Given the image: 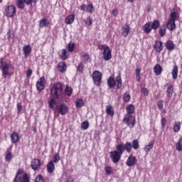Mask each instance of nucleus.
<instances>
[{
	"label": "nucleus",
	"mask_w": 182,
	"mask_h": 182,
	"mask_svg": "<svg viewBox=\"0 0 182 182\" xmlns=\"http://www.w3.org/2000/svg\"><path fill=\"white\" fill-rule=\"evenodd\" d=\"M176 149L178 151H181L182 150V137L179 139L177 144H176Z\"/></svg>",
	"instance_id": "79ce46f5"
},
{
	"label": "nucleus",
	"mask_w": 182,
	"mask_h": 182,
	"mask_svg": "<svg viewBox=\"0 0 182 182\" xmlns=\"http://www.w3.org/2000/svg\"><path fill=\"white\" fill-rule=\"evenodd\" d=\"M165 47L167 50L171 52V50H174L176 49V44H174V42L173 41L168 40L165 43Z\"/></svg>",
	"instance_id": "a211bd4d"
},
{
	"label": "nucleus",
	"mask_w": 182,
	"mask_h": 182,
	"mask_svg": "<svg viewBox=\"0 0 182 182\" xmlns=\"http://www.w3.org/2000/svg\"><path fill=\"white\" fill-rule=\"evenodd\" d=\"M106 112L108 116H111V117H113L114 116V110L113 109V107H112V105L107 106Z\"/></svg>",
	"instance_id": "c85d7f7f"
},
{
	"label": "nucleus",
	"mask_w": 182,
	"mask_h": 182,
	"mask_svg": "<svg viewBox=\"0 0 182 182\" xmlns=\"http://www.w3.org/2000/svg\"><path fill=\"white\" fill-rule=\"evenodd\" d=\"M124 149L127 151V153H130L132 151V143L127 141L124 145Z\"/></svg>",
	"instance_id": "4c0bfd02"
},
{
	"label": "nucleus",
	"mask_w": 182,
	"mask_h": 182,
	"mask_svg": "<svg viewBox=\"0 0 182 182\" xmlns=\"http://www.w3.org/2000/svg\"><path fill=\"white\" fill-rule=\"evenodd\" d=\"M0 69L1 70L3 77H6V76L12 75L14 68L11 63L4 61V58H0Z\"/></svg>",
	"instance_id": "f257e3e1"
},
{
	"label": "nucleus",
	"mask_w": 182,
	"mask_h": 182,
	"mask_svg": "<svg viewBox=\"0 0 182 182\" xmlns=\"http://www.w3.org/2000/svg\"><path fill=\"white\" fill-rule=\"evenodd\" d=\"M83 105H85V103L83 102V100L80 98H77L75 100V107H77V109H80V107H83Z\"/></svg>",
	"instance_id": "c9c22d12"
},
{
	"label": "nucleus",
	"mask_w": 182,
	"mask_h": 182,
	"mask_svg": "<svg viewBox=\"0 0 182 182\" xmlns=\"http://www.w3.org/2000/svg\"><path fill=\"white\" fill-rule=\"evenodd\" d=\"M85 25H87V26H90L93 23V22L92 21V17L88 16L85 19Z\"/></svg>",
	"instance_id": "09e8293b"
},
{
	"label": "nucleus",
	"mask_w": 182,
	"mask_h": 182,
	"mask_svg": "<svg viewBox=\"0 0 182 182\" xmlns=\"http://www.w3.org/2000/svg\"><path fill=\"white\" fill-rule=\"evenodd\" d=\"M7 39L8 41H11V39H14V35H12V32L11 30H9L7 32Z\"/></svg>",
	"instance_id": "603ef678"
},
{
	"label": "nucleus",
	"mask_w": 182,
	"mask_h": 182,
	"mask_svg": "<svg viewBox=\"0 0 182 182\" xmlns=\"http://www.w3.org/2000/svg\"><path fill=\"white\" fill-rule=\"evenodd\" d=\"M154 49L156 50V53H161L163 49H164V46H163V42L161 41H156L154 44L153 45Z\"/></svg>",
	"instance_id": "f8f14e48"
},
{
	"label": "nucleus",
	"mask_w": 182,
	"mask_h": 182,
	"mask_svg": "<svg viewBox=\"0 0 182 182\" xmlns=\"http://www.w3.org/2000/svg\"><path fill=\"white\" fill-rule=\"evenodd\" d=\"M117 151L121 154V156L124 152V145L123 144H119L116 146Z\"/></svg>",
	"instance_id": "473e14b6"
},
{
	"label": "nucleus",
	"mask_w": 182,
	"mask_h": 182,
	"mask_svg": "<svg viewBox=\"0 0 182 182\" xmlns=\"http://www.w3.org/2000/svg\"><path fill=\"white\" fill-rule=\"evenodd\" d=\"M153 28H151V22L149 21L146 23L143 26H142V31L146 35H149L151 32V30Z\"/></svg>",
	"instance_id": "f3484780"
},
{
	"label": "nucleus",
	"mask_w": 182,
	"mask_h": 182,
	"mask_svg": "<svg viewBox=\"0 0 182 182\" xmlns=\"http://www.w3.org/2000/svg\"><path fill=\"white\" fill-rule=\"evenodd\" d=\"M6 161H11L12 160V153L9 152L6 155Z\"/></svg>",
	"instance_id": "3c124183"
},
{
	"label": "nucleus",
	"mask_w": 182,
	"mask_h": 182,
	"mask_svg": "<svg viewBox=\"0 0 182 182\" xmlns=\"http://www.w3.org/2000/svg\"><path fill=\"white\" fill-rule=\"evenodd\" d=\"M180 129H181V122H176L173 124V132L174 133H178L180 132Z\"/></svg>",
	"instance_id": "7c9ffc66"
},
{
	"label": "nucleus",
	"mask_w": 182,
	"mask_h": 182,
	"mask_svg": "<svg viewBox=\"0 0 182 182\" xmlns=\"http://www.w3.org/2000/svg\"><path fill=\"white\" fill-rule=\"evenodd\" d=\"M117 14H119V10H117V9L112 10V15L113 16H117Z\"/></svg>",
	"instance_id": "052dcab7"
},
{
	"label": "nucleus",
	"mask_w": 182,
	"mask_h": 182,
	"mask_svg": "<svg viewBox=\"0 0 182 182\" xmlns=\"http://www.w3.org/2000/svg\"><path fill=\"white\" fill-rule=\"evenodd\" d=\"M67 95L68 96H72V92H68Z\"/></svg>",
	"instance_id": "774afa93"
},
{
	"label": "nucleus",
	"mask_w": 182,
	"mask_h": 182,
	"mask_svg": "<svg viewBox=\"0 0 182 182\" xmlns=\"http://www.w3.org/2000/svg\"><path fill=\"white\" fill-rule=\"evenodd\" d=\"M174 90V87L173 85H170L167 87V92H173Z\"/></svg>",
	"instance_id": "e2e57ef3"
},
{
	"label": "nucleus",
	"mask_w": 182,
	"mask_h": 182,
	"mask_svg": "<svg viewBox=\"0 0 182 182\" xmlns=\"http://www.w3.org/2000/svg\"><path fill=\"white\" fill-rule=\"evenodd\" d=\"M135 107L134 105L130 104L126 107L127 114H133L134 113Z\"/></svg>",
	"instance_id": "bb28decb"
},
{
	"label": "nucleus",
	"mask_w": 182,
	"mask_h": 182,
	"mask_svg": "<svg viewBox=\"0 0 182 182\" xmlns=\"http://www.w3.org/2000/svg\"><path fill=\"white\" fill-rule=\"evenodd\" d=\"M50 23L49 22V20H48V18H44L40 20L39 26L40 28H47V26H49Z\"/></svg>",
	"instance_id": "393cba45"
},
{
	"label": "nucleus",
	"mask_w": 182,
	"mask_h": 182,
	"mask_svg": "<svg viewBox=\"0 0 182 182\" xmlns=\"http://www.w3.org/2000/svg\"><path fill=\"white\" fill-rule=\"evenodd\" d=\"M136 161L137 159H136V156L133 155H129L126 161V165L128 166V167H132V166H134V164H136Z\"/></svg>",
	"instance_id": "4468645a"
},
{
	"label": "nucleus",
	"mask_w": 182,
	"mask_h": 182,
	"mask_svg": "<svg viewBox=\"0 0 182 182\" xmlns=\"http://www.w3.org/2000/svg\"><path fill=\"white\" fill-rule=\"evenodd\" d=\"M75 46V43L70 42L67 46V49H68V52H70V53L74 52Z\"/></svg>",
	"instance_id": "58836bf2"
},
{
	"label": "nucleus",
	"mask_w": 182,
	"mask_h": 182,
	"mask_svg": "<svg viewBox=\"0 0 182 182\" xmlns=\"http://www.w3.org/2000/svg\"><path fill=\"white\" fill-rule=\"evenodd\" d=\"M31 167L34 171H36L41 167V160L34 159L31 164Z\"/></svg>",
	"instance_id": "2eb2a0df"
},
{
	"label": "nucleus",
	"mask_w": 182,
	"mask_h": 182,
	"mask_svg": "<svg viewBox=\"0 0 182 182\" xmlns=\"http://www.w3.org/2000/svg\"><path fill=\"white\" fill-rule=\"evenodd\" d=\"M154 147V142H149L148 144L145 145L144 150L145 153H149Z\"/></svg>",
	"instance_id": "f704fd0d"
},
{
	"label": "nucleus",
	"mask_w": 182,
	"mask_h": 182,
	"mask_svg": "<svg viewBox=\"0 0 182 182\" xmlns=\"http://www.w3.org/2000/svg\"><path fill=\"white\" fill-rule=\"evenodd\" d=\"M157 106H158L159 109H163V106H164L163 101H159L158 103H157Z\"/></svg>",
	"instance_id": "bf43d9fd"
},
{
	"label": "nucleus",
	"mask_w": 182,
	"mask_h": 182,
	"mask_svg": "<svg viewBox=\"0 0 182 182\" xmlns=\"http://www.w3.org/2000/svg\"><path fill=\"white\" fill-rule=\"evenodd\" d=\"M57 69L60 73H65L66 72V69H68V65H66L65 62H59L57 64Z\"/></svg>",
	"instance_id": "dca6fc26"
},
{
	"label": "nucleus",
	"mask_w": 182,
	"mask_h": 182,
	"mask_svg": "<svg viewBox=\"0 0 182 182\" xmlns=\"http://www.w3.org/2000/svg\"><path fill=\"white\" fill-rule=\"evenodd\" d=\"M167 123V119L164 117L161 118V126L162 127H166V124Z\"/></svg>",
	"instance_id": "13d9d810"
},
{
	"label": "nucleus",
	"mask_w": 182,
	"mask_h": 182,
	"mask_svg": "<svg viewBox=\"0 0 182 182\" xmlns=\"http://www.w3.org/2000/svg\"><path fill=\"white\" fill-rule=\"evenodd\" d=\"M85 66L83 65V64L82 63H80L78 64V66L77 67V69L79 72H82Z\"/></svg>",
	"instance_id": "864d4df0"
},
{
	"label": "nucleus",
	"mask_w": 182,
	"mask_h": 182,
	"mask_svg": "<svg viewBox=\"0 0 182 182\" xmlns=\"http://www.w3.org/2000/svg\"><path fill=\"white\" fill-rule=\"evenodd\" d=\"M51 95L50 96V102H48V107L52 110H56V107H58V99H60V95L62 92H51Z\"/></svg>",
	"instance_id": "7ed1b4c3"
},
{
	"label": "nucleus",
	"mask_w": 182,
	"mask_h": 182,
	"mask_svg": "<svg viewBox=\"0 0 182 182\" xmlns=\"http://www.w3.org/2000/svg\"><path fill=\"white\" fill-rule=\"evenodd\" d=\"M53 89L55 92H62L63 90V84L57 82L53 85Z\"/></svg>",
	"instance_id": "a878e982"
},
{
	"label": "nucleus",
	"mask_w": 182,
	"mask_h": 182,
	"mask_svg": "<svg viewBox=\"0 0 182 182\" xmlns=\"http://www.w3.org/2000/svg\"><path fill=\"white\" fill-rule=\"evenodd\" d=\"M10 139L11 140V143L13 144L18 143V141L21 140V138L16 132H14L11 134Z\"/></svg>",
	"instance_id": "aec40b11"
},
{
	"label": "nucleus",
	"mask_w": 182,
	"mask_h": 182,
	"mask_svg": "<svg viewBox=\"0 0 182 182\" xmlns=\"http://www.w3.org/2000/svg\"><path fill=\"white\" fill-rule=\"evenodd\" d=\"M124 102L127 103V102L130 101V94L128 92H125L123 96Z\"/></svg>",
	"instance_id": "49530a36"
},
{
	"label": "nucleus",
	"mask_w": 182,
	"mask_h": 182,
	"mask_svg": "<svg viewBox=\"0 0 182 182\" xmlns=\"http://www.w3.org/2000/svg\"><path fill=\"white\" fill-rule=\"evenodd\" d=\"M140 73H141L140 68H136L135 70V75H136V80L138 82H140L141 80V75H140Z\"/></svg>",
	"instance_id": "37998d69"
},
{
	"label": "nucleus",
	"mask_w": 182,
	"mask_h": 182,
	"mask_svg": "<svg viewBox=\"0 0 182 182\" xmlns=\"http://www.w3.org/2000/svg\"><path fill=\"white\" fill-rule=\"evenodd\" d=\"M86 12L88 14H93V12H95V7L92 4L87 5Z\"/></svg>",
	"instance_id": "e433bc0d"
},
{
	"label": "nucleus",
	"mask_w": 182,
	"mask_h": 182,
	"mask_svg": "<svg viewBox=\"0 0 182 182\" xmlns=\"http://www.w3.org/2000/svg\"><path fill=\"white\" fill-rule=\"evenodd\" d=\"M58 113L62 116H65L69 112V107L65 104H61L56 107V109Z\"/></svg>",
	"instance_id": "6e6552de"
},
{
	"label": "nucleus",
	"mask_w": 182,
	"mask_h": 182,
	"mask_svg": "<svg viewBox=\"0 0 182 182\" xmlns=\"http://www.w3.org/2000/svg\"><path fill=\"white\" fill-rule=\"evenodd\" d=\"M139 141L137 139H134L132 143V149H134V150H137L139 149Z\"/></svg>",
	"instance_id": "a19ab883"
},
{
	"label": "nucleus",
	"mask_w": 182,
	"mask_h": 182,
	"mask_svg": "<svg viewBox=\"0 0 182 182\" xmlns=\"http://www.w3.org/2000/svg\"><path fill=\"white\" fill-rule=\"evenodd\" d=\"M151 27L154 31H156V29H159V28H160V21L155 20L152 23L151 22Z\"/></svg>",
	"instance_id": "2f4dec72"
},
{
	"label": "nucleus",
	"mask_w": 182,
	"mask_h": 182,
	"mask_svg": "<svg viewBox=\"0 0 182 182\" xmlns=\"http://www.w3.org/2000/svg\"><path fill=\"white\" fill-rule=\"evenodd\" d=\"M60 56L61 57V58L63 59V60H66V59L69 58V53H68V50H66V49H62Z\"/></svg>",
	"instance_id": "72a5a7b5"
},
{
	"label": "nucleus",
	"mask_w": 182,
	"mask_h": 182,
	"mask_svg": "<svg viewBox=\"0 0 182 182\" xmlns=\"http://www.w3.org/2000/svg\"><path fill=\"white\" fill-rule=\"evenodd\" d=\"M82 60L84 62H87L89 60V54L85 53L82 55Z\"/></svg>",
	"instance_id": "5fc2aeb1"
},
{
	"label": "nucleus",
	"mask_w": 182,
	"mask_h": 182,
	"mask_svg": "<svg viewBox=\"0 0 182 182\" xmlns=\"http://www.w3.org/2000/svg\"><path fill=\"white\" fill-rule=\"evenodd\" d=\"M65 22L67 25H70L73 22H75V14H70L65 18Z\"/></svg>",
	"instance_id": "c756f323"
},
{
	"label": "nucleus",
	"mask_w": 182,
	"mask_h": 182,
	"mask_svg": "<svg viewBox=\"0 0 182 182\" xmlns=\"http://www.w3.org/2000/svg\"><path fill=\"white\" fill-rule=\"evenodd\" d=\"M107 83L109 89H113V87H115V89H120L123 85L122 76L119 75L117 76L116 79H114V77L112 76H110L107 79Z\"/></svg>",
	"instance_id": "f03ea898"
},
{
	"label": "nucleus",
	"mask_w": 182,
	"mask_h": 182,
	"mask_svg": "<svg viewBox=\"0 0 182 182\" xmlns=\"http://www.w3.org/2000/svg\"><path fill=\"white\" fill-rule=\"evenodd\" d=\"M35 182H43V176L42 175H38L36 177Z\"/></svg>",
	"instance_id": "8fccbe9b"
},
{
	"label": "nucleus",
	"mask_w": 182,
	"mask_h": 182,
	"mask_svg": "<svg viewBox=\"0 0 182 182\" xmlns=\"http://www.w3.org/2000/svg\"><path fill=\"white\" fill-rule=\"evenodd\" d=\"M110 158L112 159V161L115 164L119 163L120 161V159H122V154H120L117 151H113L109 153Z\"/></svg>",
	"instance_id": "9d476101"
},
{
	"label": "nucleus",
	"mask_w": 182,
	"mask_h": 182,
	"mask_svg": "<svg viewBox=\"0 0 182 182\" xmlns=\"http://www.w3.org/2000/svg\"><path fill=\"white\" fill-rule=\"evenodd\" d=\"M15 14H16V8H15V6L12 5L7 6V8L6 9V16H9V18H13V16H15Z\"/></svg>",
	"instance_id": "9b49d317"
},
{
	"label": "nucleus",
	"mask_w": 182,
	"mask_h": 182,
	"mask_svg": "<svg viewBox=\"0 0 182 182\" xmlns=\"http://www.w3.org/2000/svg\"><path fill=\"white\" fill-rule=\"evenodd\" d=\"M60 160V156H59V154H55L53 155V163H58L59 161Z\"/></svg>",
	"instance_id": "de8ad7c7"
},
{
	"label": "nucleus",
	"mask_w": 182,
	"mask_h": 182,
	"mask_svg": "<svg viewBox=\"0 0 182 182\" xmlns=\"http://www.w3.org/2000/svg\"><path fill=\"white\" fill-rule=\"evenodd\" d=\"M25 1L23 0H17V8H18V9H23V8H25Z\"/></svg>",
	"instance_id": "ea45409f"
},
{
	"label": "nucleus",
	"mask_w": 182,
	"mask_h": 182,
	"mask_svg": "<svg viewBox=\"0 0 182 182\" xmlns=\"http://www.w3.org/2000/svg\"><path fill=\"white\" fill-rule=\"evenodd\" d=\"M81 129L82 130H87V129H89V122L88 121L83 122L81 124Z\"/></svg>",
	"instance_id": "a18cd8bd"
},
{
	"label": "nucleus",
	"mask_w": 182,
	"mask_h": 182,
	"mask_svg": "<svg viewBox=\"0 0 182 182\" xmlns=\"http://www.w3.org/2000/svg\"><path fill=\"white\" fill-rule=\"evenodd\" d=\"M92 80L96 86L102 85V74L99 70H95L92 74Z\"/></svg>",
	"instance_id": "423d86ee"
},
{
	"label": "nucleus",
	"mask_w": 182,
	"mask_h": 182,
	"mask_svg": "<svg viewBox=\"0 0 182 182\" xmlns=\"http://www.w3.org/2000/svg\"><path fill=\"white\" fill-rule=\"evenodd\" d=\"M166 32H167V27L166 26V25H162L159 30V36H161V38H163V36L166 35Z\"/></svg>",
	"instance_id": "cd10ccee"
},
{
	"label": "nucleus",
	"mask_w": 182,
	"mask_h": 182,
	"mask_svg": "<svg viewBox=\"0 0 182 182\" xmlns=\"http://www.w3.org/2000/svg\"><path fill=\"white\" fill-rule=\"evenodd\" d=\"M23 52L25 58H28V56L30 55L31 53H32V48L31 47V45H26L24 47H23Z\"/></svg>",
	"instance_id": "6ab92c4d"
},
{
	"label": "nucleus",
	"mask_w": 182,
	"mask_h": 182,
	"mask_svg": "<svg viewBox=\"0 0 182 182\" xmlns=\"http://www.w3.org/2000/svg\"><path fill=\"white\" fill-rule=\"evenodd\" d=\"M87 6L86 4H82L80 6V11H86Z\"/></svg>",
	"instance_id": "69168bd1"
},
{
	"label": "nucleus",
	"mask_w": 182,
	"mask_h": 182,
	"mask_svg": "<svg viewBox=\"0 0 182 182\" xmlns=\"http://www.w3.org/2000/svg\"><path fill=\"white\" fill-rule=\"evenodd\" d=\"M46 168H47L48 173H49L50 174H52V172L55 171V164L53 163V161H51L48 162L46 165Z\"/></svg>",
	"instance_id": "5701e85b"
},
{
	"label": "nucleus",
	"mask_w": 182,
	"mask_h": 182,
	"mask_svg": "<svg viewBox=\"0 0 182 182\" xmlns=\"http://www.w3.org/2000/svg\"><path fill=\"white\" fill-rule=\"evenodd\" d=\"M101 50H102L104 60H110L112 59V50H110L109 46L106 44L102 45Z\"/></svg>",
	"instance_id": "39448f33"
},
{
	"label": "nucleus",
	"mask_w": 182,
	"mask_h": 182,
	"mask_svg": "<svg viewBox=\"0 0 182 182\" xmlns=\"http://www.w3.org/2000/svg\"><path fill=\"white\" fill-rule=\"evenodd\" d=\"M171 75H172V79H173V80H176L177 77H178V66H177V65H175L173 66L171 72Z\"/></svg>",
	"instance_id": "4be33fe9"
},
{
	"label": "nucleus",
	"mask_w": 182,
	"mask_h": 182,
	"mask_svg": "<svg viewBox=\"0 0 182 182\" xmlns=\"http://www.w3.org/2000/svg\"><path fill=\"white\" fill-rule=\"evenodd\" d=\"M65 92H73V89L72 88V87H69V85H67Z\"/></svg>",
	"instance_id": "680f3d73"
},
{
	"label": "nucleus",
	"mask_w": 182,
	"mask_h": 182,
	"mask_svg": "<svg viewBox=\"0 0 182 182\" xmlns=\"http://www.w3.org/2000/svg\"><path fill=\"white\" fill-rule=\"evenodd\" d=\"M23 107H22V105H21V103H18L17 104V110H18V113H21V112H22Z\"/></svg>",
	"instance_id": "4d7b16f0"
},
{
	"label": "nucleus",
	"mask_w": 182,
	"mask_h": 182,
	"mask_svg": "<svg viewBox=\"0 0 182 182\" xmlns=\"http://www.w3.org/2000/svg\"><path fill=\"white\" fill-rule=\"evenodd\" d=\"M26 76L27 77H31V76H32V70L29 69L27 70Z\"/></svg>",
	"instance_id": "0e129e2a"
},
{
	"label": "nucleus",
	"mask_w": 182,
	"mask_h": 182,
	"mask_svg": "<svg viewBox=\"0 0 182 182\" xmlns=\"http://www.w3.org/2000/svg\"><path fill=\"white\" fill-rule=\"evenodd\" d=\"M122 36H124V38H127V36L130 33V26L129 25H126L122 28Z\"/></svg>",
	"instance_id": "b1692460"
},
{
	"label": "nucleus",
	"mask_w": 182,
	"mask_h": 182,
	"mask_svg": "<svg viewBox=\"0 0 182 182\" xmlns=\"http://www.w3.org/2000/svg\"><path fill=\"white\" fill-rule=\"evenodd\" d=\"M23 1L26 5H31V8L33 6H33H36V0H23Z\"/></svg>",
	"instance_id": "c03bdc74"
},
{
	"label": "nucleus",
	"mask_w": 182,
	"mask_h": 182,
	"mask_svg": "<svg viewBox=\"0 0 182 182\" xmlns=\"http://www.w3.org/2000/svg\"><path fill=\"white\" fill-rule=\"evenodd\" d=\"M177 12H171L170 14V18L168 19L166 26L168 31H174L176 29V21H177Z\"/></svg>",
	"instance_id": "20e7f679"
},
{
	"label": "nucleus",
	"mask_w": 182,
	"mask_h": 182,
	"mask_svg": "<svg viewBox=\"0 0 182 182\" xmlns=\"http://www.w3.org/2000/svg\"><path fill=\"white\" fill-rule=\"evenodd\" d=\"M123 122L124 123H127L129 127L133 129V127H134V124H136V118L132 114H125Z\"/></svg>",
	"instance_id": "0eeeda50"
},
{
	"label": "nucleus",
	"mask_w": 182,
	"mask_h": 182,
	"mask_svg": "<svg viewBox=\"0 0 182 182\" xmlns=\"http://www.w3.org/2000/svg\"><path fill=\"white\" fill-rule=\"evenodd\" d=\"M46 85V80L45 79V76L40 77V79L36 82V84L37 90H43V89H45Z\"/></svg>",
	"instance_id": "1a4fd4ad"
},
{
	"label": "nucleus",
	"mask_w": 182,
	"mask_h": 182,
	"mask_svg": "<svg viewBox=\"0 0 182 182\" xmlns=\"http://www.w3.org/2000/svg\"><path fill=\"white\" fill-rule=\"evenodd\" d=\"M68 181H73V178L72 176H70L68 178Z\"/></svg>",
	"instance_id": "338daca9"
},
{
	"label": "nucleus",
	"mask_w": 182,
	"mask_h": 182,
	"mask_svg": "<svg viewBox=\"0 0 182 182\" xmlns=\"http://www.w3.org/2000/svg\"><path fill=\"white\" fill-rule=\"evenodd\" d=\"M18 176L19 172L16 175L14 182H29V177L28 176V174L25 173L22 177Z\"/></svg>",
	"instance_id": "ddd939ff"
},
{
	"label": "nucleus",
	"mask_w": 182,
	"mask_h": 182,
	"mask_svg": "<svg viewBox=\"0 0 182 182\" xmlns=\"http://www.w3.org/2000/svg\"><path fill=\"white\" fill-rule=\"evenodd\" d=\"M105 172L107 173V174H112V167L110 166H106L105 167Z\"/></svg>",
	"instance_id": "6e6d98bb"
},
{
	"label": "nucleus",
	"mask_w": 182,
	"mask_h": 182,
	"mask_svg": "<svg viewBox=\"0 0 182 182\" xmlns=\"http://www.w3.org/2000/svg\"><path fill=\"white\" fill-rule=\"evenodd\" d=\"M154 72L156 76H160L163 72V68L161 65H160V64H156L154 67Z\"/></svg>",
	"instance_id": "412c9836"
}]
</instances>
